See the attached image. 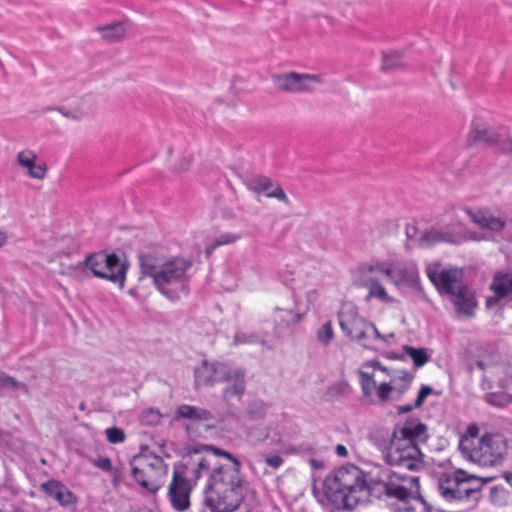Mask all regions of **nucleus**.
Returning a JSON list of instances; mask_svg holds the SVG:
<instances>
[{
	"label": "nucleus",
	"instance_id": "44",
	"mask_svg": "<svg viewBox=\"0 0 512 512\" xmlns=\"http://www.w3.org/2000/svg\"><path fill=\"white\" fill-rule=\"evenodd\" d=\"M254 341V336L249 335L246 332H238L235 336V342L237 343H252Z\"/></svg>",
	"mask_w": 512,
	"mask_h": 512
},
{
	"label": "nucleus",
	"instance_id": "42",
	"mask_svg": "<svg viewBox=\"0 0 512 512\" xmlns=\"http://www.w3.org/2000/svg\"><path fill=\"white\" fill-rule=\"evenodd\" d=\"M399 54L397 52H388L383 55L384 68H393L398 64Z\"/></svg>",
	"mask_w": 512,
	"mask_h": 512
},
{
	"label": "nucleus",
	"instance_id": "34",
	"mask_svg": "<svg viewBox=\"0 0 512 512\" xmlns=\"http://www.w3.org/2000/svg\"><path fill=\"white\" fill-rule=\"evenodd\" d=\"M124 24L121 22L113 23L99 28L101 37L107 41L113 42L121 39L125 34Z\"/></svg>",
	"mask_w": 512,
	"mask_h": 512
},
{
	"label": "nucleus",
	"instance_id": "2",
	"mask_svg": "<svg viewBox=\"0 0 512 512\" xmlns=\"http://www.w3.org/2000/svg\"><path fill=\"white\" fill-rule=\"evenodd\" d=\"M384 276L396 289L420 287L419 271L415 263L403 261L394 255L374 256L359 263L352 271L351 278L355 287L365 289L366 303H375L387 309L399 304V300L389 293L379 276Z\"/></svg>",
	"mask_w": 512,
	"mask_h": 512
},
{
	"label": "nucleus",
	"instance_id": "13",
	"mask_svg": "<svg viewBox=\"0 0 512 512\" xmlns=\"http://www.w3.org/2000/svg\"><path fill=\"white\" fill-rule=\"evenodd\" d=\"M338 318L341 330L347 337L364 347H370L372 332L376 331V326L359 314L355 303H342Z\"/></svg>",
	"mask_w": 512,
	"mask_h": 512
},
{
	"label": "nucleus",
	"instance_id": "14",
	"mask_svg": "<svg viewBox=\"0 0 512 512\" xmlns=\"http://www.w3.org/2000/svg\"><path fill=\"white\" fill-rule=\"evenodd\" d=\"M483 386L490 390L486 401L496 407L512 403V372L510 367H497L491 376H486Z\"/></svg>",
	"mask_w": 512,
	"mask_h": 512
},
{
	"label": "nucleus",
	"instance_id": "12",
	"mask_svg": "<svg viewBox=\"0 0 512 512\" xmlns=\"http://www.w3.org/2000/svg\"><path fill=\"white\" fill-rule=\"evenodd\" d=\"M132 477L142 488L149 492L156 493L168 472V467L163 459L156 455H140L133 459Z\"/></svg>",
	"mask_w": 512,
	"mask_h": 512
},
{
	"label": "nucleus",
	"instance_id": "1",
	"mask_svg": "<svg viewBox=\"0 0 512 512\" xmlns=\"http://www.w3.org/2000/svg\"><path fill=\"white\" fill-rule=\"evenodd\" d=\"M211 467L213 470L203 498L205 512L235 511L243 497V486L240 462L229 452L201 445L183 458L173 475H178L179 483L192 488Z\"/></svg>",
	"mask_w": 512,
	"mask_h": 512
},
{
	"label": "nucleus",
	"instance_id": "8",
	"mask_svg": "<svg viewBox=\"0 0 512 512\" xmlns=\"http://www.w3.org/2000/svg\"><path fill=\"white\" fill-rule=\"evenodd\" d=\"M387 495L390 497L391 512H442L432 509L419 495L418 478L402 475L396 471L389 474L385 483Z\"/></svg>",
	"mask_w": 512,
	"mask_h": 512
},
{
	"label": "nucleus",
	"instance_id": "20",
	"mask_svg": "<svg viewBox=\"0 0 512 512\" xmlns=\"http://www.w3.org/2000/svg\"><path fill=\"white\" fill-rule=\"evenodd\" d=\"M268 416L269 407L260 400L251 402L244 411L231 415L236 426H247L257 421L268 420Z\"/></svg>",
	"mask_w": 512,
	"mask_h": 512
},
{
	"label": "nucleus",
	"instance_id": "31",
	"mask_svg": "<svg viewBox=\"0 0 512 512\" xmlns=\"http://www.w3.org/2000/svg\"><path fill=\"white\" fill-rule=\"evenodd\" d=\"M245 429L246 439L253 443L258 444L264 441L270 442V430L269 423L267 424H259L252 425L248 424L247 426H242Z\"/></svg>",
	"mask_w": 512,
	"mask_h": 512
},
{
	"label": "nucleus",
	"instance_id": "49",
	"mask_svg": "<svg viewBox=\"0 0 512 512\" xmlns=\"http://www.w3.org/2000/svg\"><path fill=\"white\" fill-rule=\"evenodd\" d=\"M311 463L313 464V466H315V467L317 466V463L315 460H312Z\"/></svg>",
	"mask_w": 512,
	"mask_h": 512
},
{
	"label": "nucleus",
	"instance_id": "35",
	"mask_svg": "<svg viewBox=\"0 0 512 512\" xmlns=\"http://www.w3.org/2000/svg\"><path fill=\"white\" fill-rule=\"evenodd\" d=\"M238 239H240L239 234L230 232L222 233L213 243L206 246L207 256H210L217 247L232 244Z\"/></svg>",
	"mask_w": 512,
	"mask_h": 512
},
{
	"label": "nucleus",
	"instance_id": "6",
	"mask_svg": "<svg viewBox=\"0 0 512 512\" xmlns=\"http://www.w3.org/2000/svg\"><path fill=\"white\" fill-rule=\"evenodd\" d=\"M459 449L469 461L483 467H494L503 462L507 443L503 436L481 434L478 426L471 424L460 438Z\"/></svg>",
	"mask_w": 512,
	"mask_h": 512
},
{
	"label": "nucleus",
	"instance_id": "47",
	"mask_svg": "<svg viewBox=\"0 0 512 512\" xmlns=\"http://www.w3.org/2000/svg\"><path fill=\"white\" fill-rule=\"evenodd\" d=\"M7 242V235L4 231L0 230V248L3 247Z\"/></svg>",
	"mask_w": 512,
	"mask_h": 512
},
{
	"label": "nucleus",
	"instance_id": "21",
	"mask_svg": "<svg viewBox=\"0 0 512 512\" xmlns=\"http://www.w3.org/2000/svg\"><path fill=\"white\" fill-rule=\"evenodd\" d=\"M408 356L415 368H421L427 364L431 357L432 351L428 348H415L412 346L404 345L401 352H386L385 358L389 360L404 361Z\"/></svg>",
	"mask_w": 512,
	"mask_h": 512
},
{
	"label": "nucleus",
	"instance_id": "11",
	"mask_svg": "<svg viewBox=\"0 0 512 512\" xmlns=\"http://www.w3.org/2000/svg\"><path fill=\"white\" fill-rule=\"evenodd\" d=\"M406 234L410 240L421 247H429L441 242L459 244L469 239H481L466 234L463 225L458 221L444 222L424 231H418L415 225H408Z\"/></svg>",
	"mask_w": 512,
	"mask_h": 512
},
{
	"label": "nucleus",
	"instance_id": "41",
	"mask_svg": "<svg viewBox=\"0 0 512 512\" xmlns=\"http://www.w3.org/2000/svg\"><path fill=\"white\" fill-rule=\"evenodd\" d=\"M107 440L112 444L122 443L125 440V433L117 427L107 428L105 430Z\"/></svg>",
	"mask_w": 512,
	"mask_h": 512
},
{
	"label": "nucleus",
	"instance_id": "30",
	"mask_svg": "<svg viewBox=\"0 0 512 512\" xmlns=\"http://www.w3.org/2000/svg\"><path fill=\"white\" fill-rule=\"evenodd\" d=\"M270 430V444L278 445L285 441L287 434L288 422L284 416H279L275 419H268Z\"/></svg>",
	"mask_w": 512,
	"mask_h": 512
},
{
	"label": "nucleus",
	"instance_id": "32",
	"mask_svg": "<svg viewBox=\"0 0 512 512\" xmlns=\"http://www.w3.org/2000/svg\"><path fill=\"white\" fill-rule=\"evenodd\" d=\"M248 462H249V466L252 469H256L262 463H265L270 468L277 470L283 465L284 460L281 456H279L277 454L268 455V456L255 454L249 458Z\"/></svg>",
	"mask_w": 512,
	"mask_h": 512
},
{
	"label": "nucleus",
	"instance_id": "45",
	"mask_svg": "<svg viewBox=\"0 0 512 512\" xmlns=\"http://www.w3.org/2000/svg\"><path fill=\"white\" fill-rule=\"evenodd\" d=\"M501 151L505 153H512V135L506 133L505 142L501 144Z\"/></svg>",
	"mask_w": 512,
	"mask_h": 512
},
{
	"label": "nucleus",
	"instance_id": "4",
	"mask_svg": "<svg viewBox=\"0 0 512 512\" xmlns=\"http://www.w3.org/2000/svg\"><path fill=\"white\" fill-rule=\"evenodd\" d=\"M357 373L363 398L370 404L400 398L410 389L414 380V375L407 370H396L391 374L376 359L363 362Z\"/></svg>",
	"mask_w": 512,
	"mask_h": 512
},
{
	"label": "nucleus",
	"instance_id": "40",
	"mask_svg": "<svg viewBox=\"0 0 512 512\" xmlns=\"http://www.w3.org/2000/svg\"><path fill=\"white\" fill-rule=\"evenodd\" d=\"M21 389L26 390L24 384L17 382L13 378L7 376L5 373L0 372V392H4L6 389Z\"/></svg>",
	"mask_w": 512,
	"mask_h": 512
},
{
	"label": "nucleus",
	"instance_id": "29",
	"mask_svg": "<svg viewBox=\"0 0 512 512\" xmlns=\"http://www.w3.org/2000/svg\"><path fill=\"white\" fill-rule=\"evenodd\" d=\"M45 491L54 497L62 506L72 507L75 505L76 498L71 491H69L60 482L51 480L43 484Z\"/></svg>",
	"mask_w": 512,
	"mask_h": 512
},
{
	"label": "nucleus",
	"instance_id": "3",
	"mask_svg": "<svg viewBox=\"0 0 512 512\" xmlns=\"http://www.w3.org/2000/svg\"><path fill=\"white\" fill-rule=\"evenodd\" d=\"M323 495L332 509L353 510L370 501L368 475L355 465L341 466L325 477Z\"/></svg>",
	"mask_w": 512,
	"mask_h": 512
},
{
	"label": "nucleus",
	"instance_id": "5",
	"mask_svg": "<svg viewBox=\"0 0 512 512\" xmlns=\"http://www.w3.org/2000/svg\"><path fill=\"white\" fill-rule=\"evenodd\" d=\"M427 438V426L417 419L397 425L385 452L386 462L392 466L416 470L422 464L419 444Z\"/></svg>",
	"mask_w": 512,
	"mask_h": 512
},
{
	"label": "nucleus",
	"instance_id": "36",
	"mask_svg": "<svg viewBox=\"0 0 512 512\" xmlns=\"http://www.w3.org/2000/svg\"><path fill=\"white\" fill-rule=\"evenodd\" d=\"M334 338V331L332 322L326 321L324 322L316 332V339L319 343L323 345H328Z\"/></svg>",
	"mask_w": 512,
	"mask_h": 512
},
{
	"label": "nucleus",
	"instance_id": "28",
	"mask_svg": "<svg viewBox=\"0 0 512 512\" xmlns=\"http://www.w3.org/2000/svg\"><path fill=\"white\" fill-rule=\"evenodd\" d=\"M400 342V336L394 332H381L377 327L376 331L372 332V338L370 340L371 349L383 351L385 356L386 352H392L390 348L397 346Z\"/></svg>",
	"mask_w": 512,
	"mask_h": 512
},
{
	"label": "nucleus",
	"instance_id": "18",
	"mask_svg": "<svg viewBox=\"0 0 512 512\" xmlns=\"http://www.w3.org/2000/svg\"><path fill=\"white\" fill-rule=\"evenodd\" d=\"M173 421H188L190 424H197L205 429L215 427V420L212 414L201 407L182 404L178 406L172 418Z\"/></svg>",
	"mask_w": 512,
	"mask_h": 512
},
{
	"label": "nucleus",
	"instance_id": "17",
	"mask_svg": "<svg viewBox=\"0 0 512 512\" xmlns=\"http://www.w3.org/2000/svg\"><path fill=\"white\" fill-rule=\"evenodd\" d=\"M275 86L286 92H306L314 90L322 77L316 74L284 73L274 75Z\"/></svg>",
	"mask_w": 512,
	"mask_h": 512
},
{
	"label": "nucleus",
	"instance_id": "19",
	"mask_svg": "<svg viewBox=\"0 0 512 512\" xmlns=\"http://www.w3.org/2000/svg\"><path fill=\"white\" fill-rule=\"evenodd\" d=\"M17 162L23 168L27 175L36 180H44L47 175L48 167L44 160L40 159L36 153L30 149H25L17 154Z\"/></svg>",
	"mask_w": 512,
	"mask_h": 512
},
{
	"label": "nucleus",
	"instance_id": "23",
	"mask_svg": "<svg viewBox=\"0 0 512 512\" xmlns=\"http://www.w3.org/2000/svg\"><path fill=\"white\" fill-rule=\"evenodd\" d=\"M505 136L506 131L504 129H500L499 131L496 132L493 129L488 128L484 125H475L469 132L468 142L470 144H496L501 150V144L505 142Z\"/></svg>",
	"mask_w": 512,
	"mask_h": 512
},
{
	"label": "nucleus",
	"instance_id": "38",
	"mask_svg": "<svg viewBox=\"0 0 512 512\" xmlns=\"http://www.w3.org/2000/svg\"><path fill=\"white\" fill-rule=\"evenodd\" d=\"M161 418H162V415L159 412V410L154 409V408H149V409L144 410L141 413L140 422L143 425L155 426L160 422Z\"/></svg>",
	"mask_w": 512,
	"mask_h": 512
},
{
	"label": "nucleus",
	"instance_id": "48",
	"mask_svg": "<svg viewBox=\"0 0 512 512\" xmlns=\"http://www.w3.org/2000/svg\"><path fill=\"white\" fill-rule=\"evenodd\" d=\"M507 483L512 487V472H508L504 475Z\"/></svg>",
	"mask_w": 512,
	"mask_h": 512
},
{
	"label": "nucleus",
	"instance_id": "7",
	"mask_svg": "<svg viewBox=\"0 0 512 512\" xmlns=\"http://www.w3.org/2000/svg\"><path fill=\"white\" fill-rule=\"evenodd\" d=\"M190 265L184 258H173L157 265L152 256L140 257L142 274L151 277L159 291L171 300L179 297L178 292L186 293V272Z\"/></svg>",
	"mask_w": 512,
	"mask_h": 512
},
{
	"label": "nucleus",
	"instance_id": "24",
	"mask_svg": "<svg viewBox=\"0 0 512 512\" xmlns=\"http://www.w3.org/2000/svg\"><path fill=\"white\" fill-rule=\"evenodd\" d=\"M494 296L486 301L487 307L492 308L505 298H512V273H497L491 284Z\"/></svg>",
	"mask_w": 512,
	"mask_h": 512
},
{
	"label": "nucleus",
	"instance_id": "25",
	"mask_svg": "<svg viewBox=\"0 0 512 512\" xmlns=\"http://www.w3.org/2000/svg\"><path fill=\"white\" fill-rule=\"evenodd\" d=\"M463 212L467 214L470 217L471 221L480 228L487 229L493 232H498L502 230V228L504 227V221L500 217H497L494 214H492L487 209H465L463 210Z\"/></svg>",
	"mask_w": 512,
	"mask_h": 512
},
{
	"label": "nucleus",
	"instance_id": "16",
	"mask_svg": "<svg viewBox=\"0 0 512 512\" xmlns=\"http://www.w3.org/2000/svg\"><path fill=\"white\" fill-rule=\"evenodd\" d=\"M426 273L440 293L452 295L462 286L460 283L462 273L456 268L446 267L435 262L427 265Z\"/></svg>",
	"mask_w": 512,
	"mask_h": 512
},
{
	"label": "nucleus",
	"instance_id": "37",
	"mask_svg": "<svg viewBox=\"0 0 512 512\" xmlns=\"http://www.w3.org/2000/svg\"><path fill=\"white\" fill-rule=\"evenodd\" d=\"M262 194L269 198H276L277 200L284 203L288 202V198L284 190L279 186V184L271 180L269 181L268 185L266 186Z\"/></svg>",
	"mask_w": 512,
	"mask_h": 512
},
{
	"label": "nucleus",
	"instance_id": "26",
	"mask_svg": "<svg viewBox=\"0 0 512 512\" xmlns=\"http://www.w3.org/2000/svg\"><path fill=\"white\" fill-rule=\"evenodd\" d=\"M178 475H173V480L169 487V498L174 509L184 511L189 507V494L191 487L179 483Z\"/></svg>",
	"mask_w": 512,
	"mask_h": 512
},
{
	"label": "nucleus",
	"instance_id": "46",
	"mask_svg": "<svg viewBox=\"0 0 512 512\" xmlns=\"http://www.w3.org/2000/svg\"><path fill=\"white\" fill-rule=\"evenodd\" d=\"M335 453L337 456L341 457V458H345L348 456V450L347 448L342 445V444H338L335 448Z\"/></svg>",
	"mask_w": 512,
	"mask_h": 512
},
{
	"label": "nucleus",
	"instance_id": "43",
	"mask_svg": "<svg viewBox=\"0 0 512 512\" xmlns=\"http://www.w3.org/2000/svg\"><path fill=\"white\" fill-rule=\"evenodd\" d=\"M95 466L103 471H111L112 470V463L109 458L107 457H99L94 462Z\"/></svg>",
	"mask_w": 512,
	"mask_h": 512
},
{
	"label": "nucleus",
	"instance_id": "22",
	"mask_svg": "<svg viewBox=\"0 0 512 512\" xmlns=\"http://www.w3.org/2000/svg\"><path fill=\"white\" fill-rule=\"evenodd\" d=\"M318 298L319 293L314 288L309 287L305 290L294 289V313L292 315L293 321L298 322L317 302Z\"/></svg>",
	"mask_w": 512,
	"mask_h": 512
},
{
	"label": "nucleus",
	"instance_id": "9",
	"mask_svg": "<svg viewBox=\"0 0 512 512\" xmlns=\"http://www.w3.org/2000/svg\"><path fill=\"white\" fill-rule=\"evenodd\" d=\"M194 378L196 387L225 382L227 385L223 390V397L227 401L243 394L245 390L244 372L240 368L218 361L203 360L194 369Z\"/></svg>",
	"mask_w": 512,
	"mask_h": 512
},
{
	"label": "nucleus",
	"instance_id": "33",
	"mask_svg": "<svg viewBox=\"0 0 512 512\" xmlns=\"http://www.w3.org/2000/svg\"><path fill=\"white\" fill-rule=\"evenodd\" d=\"M432 394H434V390L432 387H430L428 385H421V388L417 394L414 404H406V405L397 406V408H396L397 412L399 414H403V413H408V412L412 411L413 409L420 408L424 404V402L426 401L428 396H430Z\"/></svg>",
	"mask_w": 512,
	"mask_h": 512
},
{
	"label": "nucleus",
	"instance_id": "39",
	"mask_svg": "<svg viewBox=\"0 0 512 512\" xmlns=\"http://www.w3.org/2000/svg\"><path fill=\"white\" fill-rule=\"evenodd\" d=\"M270 179L264 176H255L246 181V185L249 190L254 191L258 194H262L268 185Z\"/></svg>",
	"mask_w": 512,
	"mask_h": 512
},
{
	"label": "nucleus",
	"instance_id": "27",
	"mask_svg": "<svg viewBox=\"0 0 512 512\" xmlns=\"http://www.w3.org/2000/svg\"><path fill=\"white\" fill-rule=\"evenodd\" d=\"M453 304L458 313L471 316L476 307V300L473 292L466 286H461L452 295Z\"/></svg>",
	"mask_w": 512,
	"mask_h": 512
},
{
	"label": "nucleus",
	"instance_id": "15",
	"mask_svg": "<svg viewBox=\"0 0 512 512\" xmlns=\"http://www.w3.org/2000/svg\"><path fill=\"white\" fill-rule=\"evenodd\" d=\"M86 265L96 277L118 283L120 288L124 287L127 266L116 255L96 253L87 258Z\"/></svg>",
	"mask_w": 512,
	"mask_h": 512
},
{
	"label": "nucleus",
	"instance_id": "10",
	"mask_svg": "<svg viewBox=\"0 0 512 512\" xmlns=\"http://www.w3.org/2000/svg\"><path fill=\"white\" fill-rule=\"evenodd\" d=\"M488 480L469 474L463 469L444 473L439 479V491L449 502H476Z\"/></svg>",
	"mask_w": 512,
	"mask_h": 512
}]
</instances>
